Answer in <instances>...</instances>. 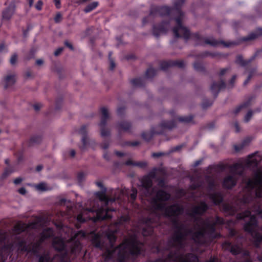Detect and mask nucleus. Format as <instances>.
Listing matches in <instances>:
<instances>
[{"instance_id":"nucleus-57","label":"nucleus","mask_w":262,"mask_h":262,"mask_svg":"<svg viewBox=\"0 0 262 262\" xmlns=\"http://www.w3.org/2000/svg\"><path fill=\"white\" fill-rule=\"evenodd\" d=\"M64 45L66 47H68L69 49H70L71 50H73V46L70 43L69 41H66L64 42Z\"/></svg>"},{"instance_id":"nucleus-44","label":"nucleus","mask_w":262,"mask_h":262,"mask_svg":"<svg viewBox=\"0 0 262 262\" xmlns=\"http://www.w3.org/2000/svg\"><path fill=\"white\" fill-rule=\"evenodd\" d=\"M125 112V107L123 106L119 107L117 110V115L119 116H121L124 114Z\"/></svg>"},{"instance_id":"nucleus-54","label":"nucleus","mask_w":262,"mask_h":262,"mask_svg":"<svg viewBox=\"0 0 262 262\" xmlns=\"http://www.w3.org/2000/svg\"><path fill=\"white\" fill-rule=\"evenodd\" d=\"M136 162H133L131 160H128L125 162V164L127 166H135Z\"/></svg>"},{"instance_id":"nucleus-35","label":"nucleus","mask_w":262,"mask_h":262,"mask_svg":"<svg viewBox=\"0 0 262 262\" xmlns=\"http://www.w3.org/2000/svg\"><path fill=\"white\" fill-rule=\"evenodd\" d=\"M193 67L197 71H203L204 70V67L202 64L199 62H194L193 64Z\"/></svg>"},{"instance_id":"nucleus-52","label":"nucleus","mask_w":262,"mask_h":262,"mask_svg":"<svg viewBox=\"0 0 262 262\" xmlns=\"http://www.w3.org/2000/svg\"><path fill=\"white\" fill-rule=\"evenodd\" d=\"M236 78V76L233 75L229 81V84L230 85L231 88H232L233 86V84L235 82Z\"/></svg>"},{"instance_id":"nucleus-27","label":"nucleus","mask_w":262,"mask_h":262,"mask_svg":"<svg viewBox=\"0 0 262 262\" xmlns=\"http://www.w3.org/2000/svg\"><path fill=\"white\" fill-rule=\"evenodd\" d=\"M132 84L135 86H142L145 84V80L142 78H137L131 80Z\"/></svg>"},{"instance_id":"nucleus-30","label":"nucleus","mask_w":262,"mask_h":262,"mask_svg":"<svg viewBox=\"0 0 262 262\" xmlns=\"http://www.w3.org/2000/svg\"><path fill=\"white\" fill-rule=\"evenodd\" d=\"M98 2H94L86 6V7L84 9V11L85 13H89L92 11L93 10L95 9L98 6Z\"/></svg>"},{"instance_id":"nucleus-4","label":"nucleus","mask_w":262,"mask_h":262,"mask_svg":"<svg viewBox=\"0 0 262 262\" xmlns=\"http://www.w3.org/2000/svg\"><path fill=\"white\" fill-rule=\"evenodd\" d=\"M37 227V224L35 222H32L28 224L22 222L17 223L14 227V232L16 235L13 244L5 246L8 251L10 252L13 245H15L18 249L21 251L37 254L42 248V243L50 237H53L52 244L55 249L58 251L67 250V246L64 240L60 237H54V230L51 228L44 229L40 234V238L38 241L27 245L25 238L21 237L22 235L20 234L26 231L28 232L30 229H36Z\"/></svg>"},{"instance_id":"nucleus-45","label":"nucleus","mask_w":262,"mask_h":262,"mask_svg":"<svg viewBox=\"0 0 262 262\" xmlns=\"http://www.w3.org/2000/svg\"><path fill=\"white\" fill-rule=\"evenodd\" d=\"M157 181H158V185L161 188L165 187V181L164 180L161 178H157Z\"/></svg>"},{"instance_id":"nucleus-47","label":"nucleus","mask_w":262,"mask_h":262,"mask_svg":"<svg viewBox=\"0 0 262 262\" xmlns=\"http://www.w3.org/2000/svg\"><path fill=\"white\" fill-rule=\"evenodd\" d=\"M43 5V3L41 0L38 1L36 4L35 5V8L37 10H41L42 9V7Z\"/></svg>"},{"instance_id":"nucleus-28","label":"nucleus","mask_w":262,"mask_h":262,"mask_svg":"<svg viewBox=\"0 0 262 262\" xmlns=\"http://www.w3.org/2000/svg\"><path fill=\"white\" fill-rule=\"evenodd\" d=\"M250 142V140L249 138L246 139L239 145H236L234 146L235 150L237 151L241 150L245 146L247 145Z\"/></svg>"},{"instance_id":"nucleus-40","label":"nucleus","mask_w":262,"mask_h":262,"mask_svg":"<svg viewBox=\"0 0 262 262\" xmlns=\"http://www.w3.org/2000/svg\"><path fill=\"white\" fill-rule=\"evenodd\" d=\"M112 53L111 52H109L108 56H109V60L110 62V69L111 70H113L115 67V63L113 59L111 58Z\"/></svg>"},{"instance_id":"nucleus-16","label":"nucleus","mask_w":262,"mask_h":262,"mask_svg":"<svg viewBox=\"0 0 262 262\" xmlns=\"http://www.w3.org/2000/svg\"><path fill=\"white\" fill-rule=\"evenodd\" d=\"M184 66L185 62L183 60L164 61L160 63L161 69L164 71L171 67H177L180 68H183Z\"/></svg>"},{"instance_id":"nucleus-33","label":"nucleus","mask_w":262,"mask_h":262,"mask_svg":"<svg viewBox=\"0 0 262 262\" xmlns=\"http://www.w3.org/2000/svg\"><path fill=\"white\" fill-rule=\"evenodd\" d=\"M86 174L83 172H80L77 174V181L80 185H81L82 183L85 180Z\"/></svg>"},{"instance_id":"nucleus-58","label":"nucleus","mask_w":262,"mask_h":262,"mask_svg":"<svg viewBox=\"0 0 262 262\" xmlns=\"http://www.w3.org/2000/svg\"><path fill=\"white\" fill-rule=\"evenodd\" d=\"M23 181V179L20 178H17L14 180V183L15 185L20 184Z\"/></svg>"},{"instance_id":"nucleus-17","label":"nucleus","mask_w":262,"mask_h":262,"mask_svg":"<svg viewBox=\"0 0 262 262\" xmlns=\"http://www.w3.org/2000/svg\"><path fill=\"white\" fill-rule=\"evenodd\" d=\"M38 262H67L63 256L56 255L51 259L48 254H45L39 257Z\"/></svg>"},{"instance_id":"nucleus-43","label":"nucleus","mask_w":262,"mask_h":262,"mask_svg":"<svg viewBox=\"0 0 262 262\" xmlns=\"http://www.w3.org/2000/svg\"><path fill=\"white\" fill-rule=\"evenodd\" d=\"M17 60V55L16 53L13 54L10 59V62L12 65L16 63Z\"/></svg>"},{"instance_id":"nucleus-11","label":"nucleus","mask_w":262,"mask_h":262,"mask_svg":"<svg viewBox=\"0 0 262 262\" xmlns=\"http://www.w3.org/2000/svg\"><path fill=\"white\" fill-rule=\"evenodd\" d=\"M85 236L84 232L79 231L71 238L69 245L72 254L76 255L80 252L82 247L79 241L81 238H84Z\"/></svg>"},{"instance_id":"nucleus-46","label":"nucleus","mask_w":262,"mask_h":262,"mask_svg":"<svg viewBox=\"0 0 262 262\" xmlns=\"http://www.w3.org/2000/svg\"><path fill=\"white\" fill-rule=\"evenodd\" d=\"M62 18V15L60 13H58L54 17V21L56 23H59L61 21Z\"/></svg>"},{"instance_id":"nucleus-60","label":"nucleus","mask_w":262,"mask_h":262,"mask_svg":"<svg viewBox=\"0 0 262 262\" xmlns=\"http://www.w3.org/2000/svg\"><path fill=\"white\" fill-rule=\"evenodd\" d=\"M18 192L21 194H25L26 193V190L25 188L21 187L18 189Z\"/></svg>"},{"instance_id":"nucleus-37","label":"nucleus","mask_w":262,"mask_h":262,"mask_svg":"<svg viewBox=\"0 0 262 262\" xmlns=\"http://www.w3.org/2000/svg\"><path fill=\"white\" fill-rule=\"evenodd\" d=\"M142 137L145 140L148 141L151 139L152 135L150 133L144 132L142 134Z\"/></svg>"},{"instance_id":"nucleus-53","label":"nucleus","mask_w":262,"mask_h":262,"mask_svg":"<svg viewBox=\"0 0 262 262\" xmlns=\"http://www.w3.org/2000/svg\"><path fill=\"white\" fill-rule=\"evenodd\" d=\"M101 146L103 149H106L108 147L109 144L107 141H104L102 143Z\"/></svg>"},{"instance_id":"nucleus-62","label":"nucleus","mask_w":262,"mask_h":262,"mask_svg":"<svg viewBox=\"0 0 262 262\" xmlns=\"http://www.w3.org/2000/svg\"><path fill=\"white\" fill-rule=\"evenodd\" d=\"M55 4L57 8L60 7V0H54Z\"/></svg>"},{"instance_id":"nucleus-36","label":"nucleus","mask_w":262,"mask_h":262,"mask_svg":"<svg viewBox=\"0 0 262 262\" xmlns=\"http://www.w3.org/2000/svg\"><path fill=\"white\" fill-rule=\"evenodd\" d=\"M36 188L37 190L40 191H46L47 190V186L44 183H41L36 185Z\"/></svg>"},{"instance_id":"nucleus-13","label":"nucleus","mask_w":262,"mask_h":262,"mask_svg":"<svg viewBox=\"0 0 262 262\" xmlns=\"http://www.w3.org/2000/svg\"><path fill=\"white\" fill-rule=\"evenodd\" d=\"M101 117L99 124L101 129V135L103 137L108 136L110 131L105 127L107 119L109 118V114L107 108L103 107L101 108Z\"/></svg>"},{"instance_id":"nucleus-21","label":"nucleus","mask_w":262,"mask_h":262,"mask_svg":"<svg viewBox=\"0 0 262 262\" xmlns=\"http://www.w3.org/2000/svg\"><path fill=\"white\" fill-rule=\"evenodd\" d=\"M15 10L14 4L10 5L3 12V18L6 20L10 19L12 16Z\"/></svg>"},{"instance_id":"nucleus-10","label":"nucleus","mask_w":262,"mask_h":262,"mask_svg":"<svg viewBox=\"0 0 262 262\" xmlns=\"http://www.w3.org/2000/svg\"><path fill=\"white\" fill-rule=\"evenodd\" d=\"M173 117V119L171 121H163L161 124L160 126L163 129H171L176 126V121L178 120L179 121L185 123H187L192 121L193 116L192 115H189L187 116L183 117H177L174 115L173 111L170 112Z\"/></svg>"},{"instance_id":"nucleus-51","label":"nucleus","mask_w":262,"mask_h":262,"mask_svg":"<svg viewBox=\"0 0 262 262\" xmlns=\"http://www.w3.org/2000/svg\"><path fill=\"white\" fill-rule=\"evenodd\" d=\"M126 144L129 146H136L139 144V142L138 141L127 142Z\"/></svg>"},{"instance_id":"nucleus-12","label":"nucleus","mask_w":262,"mask_h":262,"mask_svg":"<svg viewBox=\"0 0 262 262\" xmlns=\"http://www.w3.org/2000/svg\"><path fill=\"white\" fill-rule=\"evenodd\" d=\"M208 184L207 190L209 198L214 204L220 205L223 200V197L221 192H212L215 189V182L213 180L208 179Z\"/></svg>"},{"instance_id":"nucleus-9","label":"nucleus","mask_w":262,"mask_h":262,"mask_svg":"<svg viewBox=\"0 0 262 262\" xmlns=\"http://www.w3.org/2000/svg\"><path fill=\"white\" fill-rule=\"evenodd\" d=\"M192 37L197 41V45L204 46L209 45L213 47H217L223 45L225 47H229L236 44L234 42H226L223 40H217L213 37H204L201 36L199 33H194L192 35Z\"/></svg>"},{"instance_id":"nucleus-39","label":"nucleus","mask_w":262,"mask_h":262,"mask_svg":"<svg viewBox=\"0 0 262 262\" xmlns=\"http://www.w3.org/2000/svg\"><path fill=\"white\" fill-rule=\"evenodd\" d=\"M147 166V162L146 161L136 162L135 164V166H138L140 168H144Z\"/></svg>"},{"instance_id":"nucleus-25","label":"nucleus","mask_w":262,"mask_h":262,"mask_svg":"<svg viewBox=\"0 0 262 262\" xmlns=\"http://www.w3.org/2000/svg\"><path fill=\"white\" fill-rule=\"evenodd\" d=\"M130 220L129 216L128 215H124L120 216L116 222V226L123 225L129 222Z\"/></svg>"},{"instance_id":"nucleus-63","label":"nucleus","mask_w":262,"mask_h":262,"mask_svg":"<svg viewBox=\"0 0 262 262\" xmlns=\"http://www.w3.org/2000/svg\"><path fill=\"white\" fill-rule=\"evenodd\" d=\"M201 186V184H200V183L196 184H193L192 185L191 187L193 189H196L200 187Z\"/></svg>"},{"instance_id":"nucleus-2","label":"nucleus","mask_w":262,"mask_h":262,"mask_svg":"<svg viewBox=\"0 0 262 262\" xmlns=\"http://www.w3.org/2000/svg\"><path fill=\"white\" fill-rule=\"evenodd\" d=\"M257 204L260 207L262 204V167L253 171L252 177L248 179L242 198L238 199L235 204L224 203L221 206V210L226 215H233L237 211H241L237 214L238 220L249 218L244 228L251 236L253 247L251 250L243 248L242 243L244 238L242 235L237 236L236 244H228L230 251L233 255H240L241 262H253L256 259L262 262V252L258 253L262 242V234L259 232L256 217L251 215V212L254 213L252 210Z\"/></svg>"},{"instance_id":"nucleus-1","label":"nucleus","mask_w":262,"mask_h":262,"mask_svg":"<svg viewBox=\"0 0 262 262\" xmlns=\"http://www.w3.org/2000/svg\"><path fill=\"white\" fill-rule=\"evenodd\" d=\"M170 195L165 191L159 190L156 192L152 201V210L147 217H143L141 222L145 227L143 229L144 236L151 235L153 229L158 224L161 214L172 219L173 233L168 241V254L164 259V262H199L198 256L193 253H183L181 251L185 247V241L190 238L196 243H201L205 238L213 239L220 236L217 228L224 223L223 218L219 216H209L205 219L198 217L203 215L209 209V206L204 201H201L199 205L192 207L187 212L193 222L198 226V230L184 222H180L177 217L184 211L182 206L178 204L166 206L163 201H168Z\"/></svg>"},{"instance_id":"nucleus-23","label":"nucleus","mask_w":262,"mask_h":262,"mask_svg":"<svg viewBox=\"0 0 262 262\" xmlns=\"http://www.w3.org/2000/svg\"><path fill=\"white\" fill-rule=\"evenodd\" d=\"M254 57L253 56L250 59L245 60L243 59V57L242 55H238L236 56L235 62L242 67H245L250 63L254 59Z\"/></svg>"},{"instance_id":"nucleus-3","label":"nucleus","mask_w":262,"mask_h":262,"mask_svg":"<svg viewBox=\"0 0 262 262\" xmlns=\"http://www.w3.org/2000/svg\"><path fill=\"white\" fill-rule=\"evenodd\" d=\"M116 230L108 231L105 237L99 234L92 235V243L96 248L105 250V260L117 258L119 262H125L142 253L144 245L136 239H126L119 246L114 247L116 241Z\"/></svg>"},{"instance_id":"nucleus-31","label":"nucleus","mask_w":262,"mask_h":262,"mask_svg":"<svg viewBox=\"0 0 262 262\" xmlns=\"http://www.w3.org/2000/svg\"><path fill=\"white\" fill-rule=\"evenodd\" d=\"M157 70L153 68H150L147 70L146 72V77L148 78H150L156 75Z\"/></svg>"},{"instance_id":"nucleus-8","label":"nucleus","mask_w":262,"mask_h":262,"mask_svg":"<svg viewBox=\"0 0 262 262\" xmlns=\"http://www.w3.org/2000/svg\"><path fill=\"white\" fill-rule=\"evenodd\" d=\"M160 170V168H154L147 175L142 179L141 184L146 196H150L155 193V189L152 187V180H157V172Z\"/></svg>"},{"instance_id":"nucleus-34","label":"nucleus","mask_w":262,"mask_h":262,"mask_svg":"<svg viewBox=\"0 0 262 262\" xmlns=\"http://www.w3.org/2000/svg\"><path fill=\"white\" fill-rule=\"evenodd\" d=\"M252 210L254 212L255 214L260 215L262 217V208L259 204L256 205ZM261 230L262 231V226Z\"/></svg>"},{"instance_id":"nucleus-55","label":"nucleus","mask_w":262,"mask_h":262,"mask_svg":"<svg viewBox=\"0 0 262 262\" xmlns=\"http://www.w3.org/2000/svg\"><path fill=\"white\" fill-rule=\"evenodd\" d=\"M63 48H59L57 50H56L54 52V55L55 56L59 55L63 51Z\"/></svg>"},{"instance_id":"nucleus-42","label":"nucleus","mask_w":262,"mask_h":262,"mask_svg":"<svg viewBox=\"0 0 262 262\" xmlns=\"http://www.w3.org/2000/svg\"><path fill=\"white\" fill-rule=\"evenodd\" d=\"M204 262H219V259L216 256L211 255L208 259H206Z\"/></svg>"},{"instance_id":"nucleus-32","label":"nucleus","mask_w":262,"mask_h":262,"mask_svg":"<svg viewBox=\"0 0 262 262\" xmlns=\"http://www.w3.org/2000/svg\"><path fill=\"white\" fill-rule=\"evenodd\" d=\"M13 171H14L11 168L7 167V168H5L4 172L3 173V174L2 175V179H6L7 177H8L9 176H10L12 173H13Z\"/></svg>"},{"instance_id":"nucleus-41","label":"nucleus","mask_w":262,"mask_h":262,"mask_svg":"<svg viewBox=\"0 0 262 262\" xmlns=\"http://www.w3.org/2000/svg\"><path fill=\"white\" fill-rule=\"evenodd\" d=\"M137 190L136 188H133L132 190V193L129 194L130 199L133 201L135 200L137 197Z\"/></svg>"},{"instance_id":"nucleus-6","label":"nucleus","mask_w":262,"mask_h":262,"mask_svg":"<svg viewBox=\"0 0 262 262\" xmlns=\"http://www.w3.org/2000/svg\"><path fill=\"white\" fill-rule=\"evenodd\" d=\"M96 184L102 190L96 193V196L104 206L96 209V216L92 217L94 222L111 219L112 215L110 213V211H114L115 209L108 208L107 206L108 204L113 203L116 200H122L124 195H129L126 189H111L107 192L106 188L103 186L101 182H96Z\"/></svg>"},{"instance_id":"nucleus-22","label":"nucleus","mask_w":262,"mask_h":262,"mask_svg":"<svg viewBox=\"0 0 262 262\" xmlns=\"http://www.w3.org/2000/svg\"><path fill=\"white\" fill-rule=\"evenodd\" d=\"M131 127V123L127 121H121L117 125V129L119 133L121 132L129 131Z\"/></svg>"},{"instance_id":"nucleus-15","label":"nucleus","mask_w":262,"mask_h":262,"mask_svg":"<svg viewBox=\"0 0 262 262\" xmlns=\"http://www.w3.org/2000/svg\"><path fill=\"white\" fill-rule=\"evenodd\" d=\"M169 27V22L162 21L158 25H154L152 27V34L158 37L161 34H165Z\"/></svg>"},{"instance_id":"nucleus-48","label":"nucleus","mask_w":262,"mask_h":262,"mask_svg":"<svg viewBox=\"0 0 262 262\" xmlns=\"http://www.w3.org/2000/svg\"><path fill=\"white\" fill-rule=\"evenodd\" d=\"M166 154L163 152H154L152 154V157L154 158H159L161 156L166 155Z\"/></svg>"},{"instance_id":"nucleus-20","label":"nucleus","mask_w":262,"mask_h":262,"mask_svg":"<svg viewBox=\"0 0 262 262\" xmlns=\"http://www.w3.org/2000/svg\"><path fill=\"white\" fill-rule=\"evenodd\" d=\"M16 75L14 73H10L7 75L4 78V88L8 89L10 88L15 82Z\"/></svg>"},{"instance_id":"nucleus-5","label":"nucleus","mask_w":262,"mask_h":262,"mask_svg":"<svg viewBox=\"0 0 262 262\" xmlns=\"http://www.w3.org/2000/svg\"><path fill=\"white\" fill-rule=\"evenodd\" d=\"M184 2L185 0H176L172 8L167 6L152 7L149 15L152 16H168L173 18L176 22V26L172 29L174 37H182L187 41L190 37V33L189 30L182 25V21L184 18V14L180 9Z\"/></svg>"},{"instance_id":"nucleus-59","label":"nucleus","mask_w":262,"mask_h":262,"mask_svg":"<svg viewBox=\"0 0 262 262\" xmlns=\"http://www.w3.org/2000/svg\"><path fill=\"white\" fill-rule=\"evenodd\" d=\"M178 195L180 197H183L185 196V191L183 189H181L179 191Z\"/></svg>"},{"instance_id":"nucleus-50","label":"nucleus","mask_w":262,"mask_h":262,"mask_svg":"<svg viewBox=\"0 0 262 262\" xmlns=\"http://www.w3.org/2000/svg\"><path fill=\"white\" fill-rule=\"evenodd\" d=\"M77 220L80 223H83L85 221V219L83 217L82 214L81 213L78 214L77 216Z\"/></svg>"},{"instance_id":"nucleus-7","label":"nucleus","mask_w":262,"mask_h":262,"mask_svg":"<svg viewBox=\"0 0 262 262\" xmlns=\"http://www.w3.org/2000/svg\"><path fill=\"white\" fill-rule=\"evenodd\" d=\"M245 170L244 166L241 163H235L231 166V175L225 178L223 186L227 189L232 188L236 184L237 175L243 176Z\"/></svg>"},{"instance_id":"nucleus-24","label":"nucleus","mask_w":262,"mask_h":262,"mask_svg":"<svg viewBox=\"0 0 262 262\" xmlns=\"http://www.w3.org/2000/svg\"><path fill=\"white\" fill-rule=\"evenodd\" d=\"M258 33H252L250 34L247 36L243 37L242 38V40L246 41L253 40V39L256 38L258 35H262V28L259 29L258 30Z\"/></svg>"},{"instance_id":"nucleus-56","label":"nucleus","mask_w":262,"mask_h":262,"mask_svg":"<svg viewBox=\"0 0 262 262\" xmlns=\"http://www.w3.org/2000/svg\"><path fill=\"white\" fill-rule=\"evenodd\" d=\"M41 107V104H39V103H36L33 105V108L36 111H39Z\"/></svg>"},{"instance_id":"nucleus-61","label":"nucleus","mask_w":262,"mask_h":262,"mask_svg":"<svg viewBox=\"0 0 262 262\" xmlns=\"http://www.w3.org/2000/svg\"><path fill=\"white\" fill-rule=\"evenodd\" d=\"M252 74H250L247 78V79L244 82V85H246L250 80L251 78L252 77Z\"/></svg>"},{"instance_id":"nucleus-19","label":"nucleus","mask_w":262,"mask_h":262,"mask_svg":"<svg viewBox=\"0 0 262 262\" xmlns=\"http://www.w3.org/2000/svg\"><path fill=\"white\" fill-rule=\"evenodd\" d=\"M226 87L225 82L223 80H221L219 82H214L212 84L210 90L213 95L216 97L219 91Z\"/></svg>"},{"instance_id":"nucleus-38","label":"nucleus","mask_w":262,"mask_h":262,"mask_svg":"<svg viewBox=\"0 0 262 262\" xmlns=\"http://www.w3.org/2000/svg\"><path fill=\"white\" fill-rule=\"evenodd\" d=\"M253 111H249L246 114V115L245 116L244 118V121L246 122H248L251 118L253 114Z\"/></svg>"},{"instance_id":"nucleus-29","label":"nucleus","mask_w":262,"mask_h":262,"mask_svg":"<svg viewBox=\"0 0 262 262\" xmlns=\"http://www.w3.org/2000/svg\"><path fill=\"white\" fill-rule=\"evenodd\" d=\"M250 105V100L244 102L237 107L234 111V114H237L242 109L247 108Z\"/></svg>"},{"instance_id":"nucleus-18","label":"nucleus","mask_w":262,"mask_h":262,"mask_svg":"<svg viewBox=\"0 0 262 262\" xmlns=\"http://www.w3.org/2000/svg\"><path fill=\"white\" fill-rule=\"evenodd\" d=\"M78 133L82 136L81 142L82 145L80 147L81 150H84L89 144V139L87 137L86 126L83 125L79 130Z\"/></svg>"},{"instance_id":"nucleus-26","label":"nucleus","mask_w":262,"mask_h":262,"mask_svg":"<svg viewBox=\"0 0 262 262\" xmlns=\"http://www.w3.org/2000/svg\"><path fill=\"white\" fill-rule=\"evenodd\" d=\"M41 137L38 135L33 136L30 139L28 144L31 146L36 144L39 143L41 141Z\"/></svg>"},{"instance_id":"nucleus-14","label":"nucleus","mask_w":262,"mask_h":262,"mask_svg":"<svg viewBox=\"0 0 262 262\" xmlns=\"http://www.w3.org/2000/svg\"><path fill=\"white\" fill-rule=\"evenodd\" d=\"M262 160V155L256 151L248 156L246 161L245 166L248 168L256 167Z\"/></svg>"},{"instance_id":"nucleus-64","label":"nucleus","mask_w":262,"mask_h":262,"mask_svg":"<svg viewBox=\"0 0 262 262\" xmlns=\"http://www.w3.org/2000/svg\"><path fill=\"white\" fill-rule=\"evenodd\" d=\"M210 55V53L208 52H205L202 54H201L200 55H199V56L200 57H206V56H207L208 55Z\"/></svg>"},{"instance_id":"nucleus-49","label":"nucleus","mask_w":262,"mask_h":262,"mask_svg":"<svg viewBox=\"0 0 262 262\" xmlns=\"http://www.w3.org/2000/svg\"><path fill=\"white\" fill-rule=\"evenodd\" d=\"M230 70V68H226L221 70L220 72V76H223L225 73L229 72Z\"/></svg>"}]
</instances>
